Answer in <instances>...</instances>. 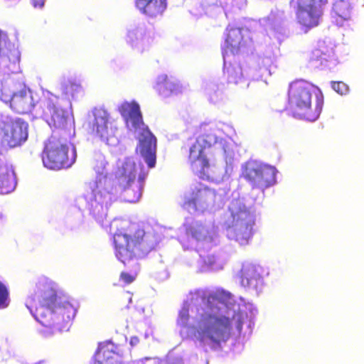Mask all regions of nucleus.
<instances>
[{"label":"nucleus","instance_id":"nucleus-9","mask_svg":"<svg viewBox=\"0 0 364 364\" xmlns=\"http://www.w3.org/2000/svg\"><path fill=\"white\" fill-rule=\"evenodd\" d=\"M277 172L274 166L257 161L246 162L242 168V176L252 188L262 191L276 183Z\"/></svg>","mask_w":364,"mask_h":364},{"label":"nucleus","instance_id":"nucleus-13","mask_svg":"<svg viewBox=\"0 0 364 364\" xmlns=\"http://www.w3.org/2000/svg\"><path fill=\"white\" fill-rule=\"evenodd\" d=\"M252 43V40L247 31L239 28H227L223 48L224 60L230 55H238L245 51Z\"/></svg>","mask_w":364,"mask_h":364},{"label":"nucleus","instance_id":"nucleus-33","mask_svg":"<svg viewBox=\"0 0 364 364\" xmlns=\"http://www.w3.org/2000/svg\"><path fill=\"white\" fill-rule=\"evenodd\" d=\"M46 0H30V3L34 9H41L44 6Z\"/></svg>","mask_w":364,"mask_h":364},{"label":"nucleus","instance_id":"nucleus-35","mask_svg":"<svg viewBox=\"0 0 364 364\" xmlns=\"http://www.w3.org/2000/svg\"><path fill=\"white\" fill-rule=\"evenodd\" d=\"M139 339L138 337H136V336L131 337V338H130V345L132 346H134L137 345L139 343Z\"/></svg>","mask_w":364,"mask_h":364},{"label":"nucleus","instance_id":"nucleus-29","mask_svg":"<svg viewBox=\"0 0 364 364\" xmlns=\"http://www.w3.org/2000/svg\"><path fill=\"white\" fill-rule=\"evenodd\" d=\"M9 305V292L6 287L0 282V309H5Z\"/></svg>","mask_w":364,"mask_h":364},{"label":"nucleus","instance_id":"nucleus-28","mask_svg":"<svg viewBox=\"0 0 364 364\" xmlns=\"http://www.w3.org/2000/svg\"><path fill=\"white\" fill-rule=\"evenodd\" d=\"M91 213L96 219L102 220L107 215V208L99 203L92 205Z\"/></svg>","mask_w":364,"mask_h":364},{"label":"nucleus","instance_id":"nucleus-30","mask_svg":"<svg viewBox=\"0 0 364 364\" xmlns=\"http://www.w3.org/2000/svg\"><path fill=\"white\" fill-rule=\"evenodd\" d=\"M189 310V305L188 304H184L179 311L178 321L183 326H186L190 318Z\"/></svg>","mask_w":364,"mask_h":364},{"label":"nucleus","instance_id":"nucleus-16","mask_svg":"<svg viewBox=\"0 0 364 364\" xmlns=\"http://www.w3.org/2000/svg\"><path fill=\"white\" fill-rule=\"evenodd\" d=\"M16 185L17 178L14 166L0 152V194L13 192Z\"/></svg>","mask_w":364,"mask_h":364},{"label":"nucleus","instance_id":"nucleus-6","mask_svg":"<svg viewBox=\"0 0 364 364\" xmlns=\"http://www.w3.org/2000/svg\"><path fill=\"white\" fill-rule=\"evenodd\" d=\"M43 165L48 168L59 170L69 168L75 161L74 149H70L65 141L51 136L42 153Z\"/></svg>","mask_w":364,"mask_h":364},{"label":"nucleus","instance_id":"nucleus-5","mask_svg":"<svg viewBox=\"0 0 364 364\" xmlns=\"http://www.w3.org/2000/svg\"><path fill=\"white\" fill-rule=\"evenodd\" d=\"M232 319L224 315L205 314L202 315L197 330V339L200 343L209 341L219 346L230 337Z\"/></svg>","mask_w":364,"mask_h":364},{"label":"nucleus","instance_id":"nucleus-18","mask_svg":"<svg viewBox=\"0 0 364 364\" xmlns=\"http://www.w3.org/2000/svg\"><path fill=\"white\" fill-rule=\"evenodd\" d=\"M92 113L94 119L90 124L92 134L101 139H107L108 123L109 120V113L103 108H95Z\"/></svg>","mask_w":364,"mask_h":364},{"label":"nucleus","instance_id":"nucleus-22","mask_svg":"<svg viewBox=\"0 0 364 364\" xmlns=\"http://www.w3.org/2000/svg\"><path fill=\"white\" fill-rule=\"evenodd\" d=\"M136 173V165L132 161H125L119 171V180L124 183V189L129 191V187L134 182Z\"/></svg>","mask_w":364,"mask_h":364},{"label":"nucleus","instance_id":"nucleus-15","mask_svg":"<svg viewBox=\"0 0 364 364\" xmlns=\"http://www.w3.org/2000/svg\"><path fill=\"white\" fill-rule=\"evenodd\" d=\"M0 63L8 68L18 67L20 53L9 40L8 34L0 29Z\"/></svg>","mask_w":364,"mask_h":364},{"label":"nucleus","instance_id":"nucleus-27","mask_svg":"<svg viewBox=\"0 0 364 364\" xmlns=\"http://www.w3.org/2000/svg\"><path fill=\"white\" fill-rule=\"evenodd\" d=\"M205 227L201 223L190 225L186 228V232L196 239H199L203 235Z\"/></svg>","mask_w":364,"mask_h":364},{"label":"nucleus","instance_id":"nucleus-25","mask_svg":"<svg viewBox=\"0 0 364 364\" xmlns=\"http://www.w3.org/2000/svg\"><path fill=\"white\" fill-rule=\"evenodd\" d=\"M329 53L328 48L322 45L311 51L309 60L311 62H318L320 65H322L323 62L327 61Z\"/></svg>","mask_w":364,"mask_h":364},{"label":"nucleus","instance_id":"nucleus-36","mask_svg":"<svg viewBox=\"0 0 364 364\" xmlns=\"http://www.w3.org/2000/svg\"><path fill=\"white\" fill-rule=\"evenodd\" d=\"M205 262L208 263L210 265H212L215 263V258L214 257H212V258H209L208 261H205Z\"/></svg>","mask_w":364,"mask_h":364},{"label":"nucleus","instance_id":"nucleus-4","mask_svg":"<svg viewBox=\"0 0 364 364\" xmlns=\"http://www.w3.org/2000/svg\"><path fill=\"white\" fill-rule=\"evenodd\" d=\"M58 299L55 290L49 288L28 297L26 305L42 326L50 328L60 323L59 316L64 311Z\"/></svg>","mask_w":364,"mask_h":364},{"label":"nucleus","instance_id":"nucleus-31","mask_svg":"<svg viewBox=\"0 0 364 364\" xmlns=\"http://www.w3.org/2000/svg\"><path fill=\"white\" fill-rule=\"evenodd\" d=\"M331 87L337 93L343 95H346L348 92V86L342 81H333L331 82Z\"/></svg>","mask_w":364,"mask_h":364},{"label":"nucleus","instance_id":"nucleus-32","mask_svg":"<svg viewBox=\"0 0 364 364\" xmlns=\"http://www.w3.org/2000/svg\"><path fill=\"white\" fill-rule=\"evenodd\" d=\"M119 278L122 281H123L124 284H129L135 280L136 276L125 272H122L120 274Z\"/></svg>","mask_w":364,"mask_h":364},{"label":"nucleus","instance_id":"nucleus-26","mask_svg":"<svg viewBox=\"0 0 364 364\" xmlns=\"http://www.w3.org/2000/svg\"><path fill=\"white\" fill-rule=\"evenodd\" d=\"M231 299V294L225 291H217L207 296L208 305L212 308L214 304L225 303Z\"/></svg>","mask_w":364,"mask_h":364},{"label":"nucleus","instance_id":"nucleus-21","mask_svg":"<svg viewBox=\"0 0 364 364\" xmlns=\"http://www.w3.org/2000/svg\"><path fill=\"white\" fill-rule=\"evenodd\" d=\"M262 277L259 267L252 264H244L239 272V278L244 287L251 284L252 282L257 281Z\"/></svg>","mask_w":364,"mask_h":364},{"label":"nucleus","instance_id":"nucleus-8","mask_svg":"<svg viewBox=\"0 0 364 364\" xmlns=\"http://www.w3.org/2000/svg\"><path fill=\"white\" fill-rule=\"evenodd\" d=\"M28 125L21 119L4 117L0 119V149L21 146L28 139Z\"/></svg>","mask_w":364,"mask_h":364},{"label":"nucleus","instance_id":"nucleus-12","mask_svg":"<svg viewBox=\"0 0 364 364\" xmlns=\"http://www.w3.org/2000/svg\"><path fill=\"white\" fill-rule=\"evenodd\" d=\"M296 6L297 22L306 29L317 26L323 15V7L328 0H291Z\"/></svg>","mask_w":364,"mask_h":364},{"label":"nucleus","instance_id":"nucleus-7","mask_svg":"<svg viewBox=\"0 0 364 364\" xmlns=\"http://www.w3.org/2000/svg\"><path fill=\"white\" fill-rule=\"evenodd\" d=\"M215 141L214 135H201L189 147L188 159L191 168L202 179L209 180L212 178L210 173V164L205 150Z\"/></svg>","mask_w":364,"mask_h":364},{"label":"nucleus","instance_id":"nucleus-20","mask_svg":"<svg viewBox=\"0 0 364 364\" xmlns=\"http://www.w3.org/2000/svg\"><path fill=\"white\" fill-rule=\"evenodd\" d=\"M352 6L348 0H337L333 5V18L338 25L348 21L351 17Z\"/></svg>","mask_w":364,"mask_h":364},{"label":"nucleus","instance_id":"nucleus-19","mask_svg":"<svg viewBox=\"0 0 364 364\" xmlns=\"http://www.w3.org/2000/svg\"><path fill=\"white\" fill-rule=\"evenodd\" d=\"M215 196L214 192L205 186H200L192 192V197L184 202V206L197 210L198 205L207 203Z\"/></svg>","mask_w":364,"mask_h":364},{"label":"nucleus","instance_id":"nucleus-34","mask_svg":"<svg viewBox=\"0 0 364 364\" xmlns=\"http://www.w3.org/2000/svg\"><path fill=\"white\" fill-rule=\"evenodd\" d=\"M236 317V315H235L232 317V319H234ZM243 326V321L242 318V316L240 315H237V323H236V328L238 331H241Z\"/></svg>","mask_w":364,"mask_h":364},{"label":"nucleus","instance_id":"nucleus-37","mask_svg":"<svg viewBox=\"0 0 364 364\" xmlns=\"http://www.w3.org/2000/svg\"><path fill=\"white\" fill-rule=\"evenodd\" d=\"M139 197H140V192L139 191L136 196V199L138 200Z\"/></svg>","mask_w":364,"mask_h":364},{"label":"nucleus","instance_id":"nucleus-10","mask_svg":"<svg viewBox=\"0 0 364 364\" xmlns=\"http://www.w3.org/2000/svg\"><path fill=\"white\" fill-rule=\"evenodd\" d=\"M57 101L58 97L46 90L43 91L42 97L38 103L50 127L64 129L72 123V117L68 109L58 105Z\"/></svg>","mask_w":364,"mask_h":364},{"label":"nucleus","instance_id":"nucleus-3","mask_svg":"<svg viewBox=\"0 0 364 364\" xmlns=\"http://www.w3.org/2000/svg\"><path fill=\"white\" fill-rule=\"evenodd\" d=\"M121 115L129 121L135 129H141L139 137V151L148 167L152 168L156 161V138L145 126L142 114L137 102H124L119 108Z\"/></svg>","mask_w":364,"mask_h":364},{"label":"nucleus","instance_id":"nucleus-2","mask_svg":"<svg viewBox=\"0 0 364 364\" xmlns=\"http://www.w3.org/2000/svg\"><path fill=\"white\" fill-rule=\"evenodd\" d=\"M288 102L294 115L314 122L321 113L323 96L312 83L304 80H296L289 84Z\"/></svg>","mask_w":364,"mask_h":364},{"label":"nucleus","instance_id":"nucleus-14","mask_svg":"<svg viewBox=\"0 0 364 364\" xmlns=\"http://www.w3.org/2000/svg\"><path fill=\"white\" fill-rule=\"evenodd\" d=\"M0 99L16 113L21 114H29L35 106V102L31 91L23 88L18 92H12L8 88L1 90Z\"/></svg>","mask_w":364,"mask_h":364},{"label":"nucleus","instance_id":"nucleus-11","mask_svg":"<svg viewBox=\"0 0 364 364\" xmlns=\"http://www.w3.org/2000/svg\"><path fill=\"white\" fill-rule=\"evenodd\" d=\"M232 223L229 228H232L235 240L241 245L247 244L252 235L254 218L250 212L240 203H232L229 208Z\"/></svg>","mask_w":364,"mask_h":364},{"label":"nucleus","instance_id":"nucleus-17","mask_svg":"<svg viewBox=\"0 0 364 364\" xmlns=\"http://www.w3.org/2000/svg\"><path fill=\"white\" fill-rule=\"evenodd\" d=\"M136 9L148 18L161 17L167 9V0H134Z\"/></svg>","mask_w":364,"mask_h":364},{"label":"nucleus","instance_id":"nucleus-23","mask_svg":"<svg viewBox=\"0 0 364 364\" xmlns=\"http://www.w3.org/2000/svg\"><path fill=\"white\" fill-rule=\"evenodd\" d=\"M114 354L113 346H101L95 354L94 364H112L111 361L114 359Z\"/></svg>","mask_w":364,"mask_h":364},{"label":"nucleus","instance_id":"nucleus-24","mask_svg":"<svg viewBox=\"0 0 364 364\" xmlns=\"http://www.w3.org/2000/svg\"><path fill=\"white\" fill-rule=\"evenodd\" d=\"M223 73L230 83L237 84L243 78L242 68L239 65L227 64L224 61Z\"/></svg>","mask_w":364,"mask_h":364},{"label":"nucleus","instance_id":"nucleus-1","mask_svg":"<svg viewBox=\"0 0 364 364\" xmlns=\"http://www.w3.org/2000/svg\"><path fill=\"white\" fill-rule=\"evenodd\" d=\"M114 255L124 264L142 258L155 249L156 242L139 224L115 218L110 224Z\"/></svg>","mask_w":364,"mask_h":364}]
</instances>
